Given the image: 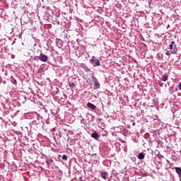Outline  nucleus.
<instances>
[{
	"label": "nucleus",
	"mask_w": 181,
	"mask_h": 181,
	"mask_svg": "<svg viewBox=\"0 0 181 181\" xmlns=\"http://www.w3.org/2000/svg\"><path fill=\"white\" fill-rule=\"evenodd\" d=\"M177 45L175 41L171 42L170 45H169V49H170L171 53L173 54H176L177 53Z\"/></svg>",
	"instance_id": "obj_1"
},
{
	"label": "nucleus",
	"mask_w": 181,
	"mask_h": 181,
	"mask_svg": "<svg viewBox=\"0 0 181 181\" xmlns=\"http://www.w3.org/2000/svg\"><path fill=\"white\" fill-rule=\"evenodd\" d=\"M45 163L47 165V166L49 167L50 165H52V163H53V158H52V157H49L47 156H45Z\"/></svg>",
	"instance_id": "obj_5"
},
{
	"label": "nucleus",
	"mask_w": 181,
	"mask_h": 181,
	"mask_svg": "<svg viewBox=\"0 0 181 181\" xmlns=\"http://www.w3.org/2000/svg\"><path fill=\"white\" fill-rule=\"evenodd\" d=\"M62 159H63V160H67V156L63 155Z\"/></svg>",
	"instance_id": "obj_17"
},
{
	"label": "nucleus",
	"mask_w": 181,
	"mask_h": 181,
	"mask_svg": "<svg viewBox=\"0 0 181 181\" xmlns=\"http://www.w3.org/2000/svg\"><path fill=\"white\" fill-rule=\"evenodd\" d=\"M70 37V35H65L64 36V39H67L68 40H67V42L69 43V42H70L69 40V38Z\"/></svg>",
	"instance_id": "obj_18"
},
{
	"label": "nucleus",
	"mask_w": 181,
	"mask_h": 181,
	"mask_svg": "<svg viewBox=\"0 0 181 181\" xmlns=\"http://www.w3.org/2000/svg\"><path fill=\"white\" fill-rule=\"evenodd\" d=\"M132 160H136V158L135 157L132 158Z\"/></svg>",
	"instance_id": "obj_23"
},
{
	"label": "nucleus",
	"mask_w": 181,
	"mask_h": 181,
	"mask_svg": "<svg viewBox=\"0 0 181 181\" xmlns=\"http://www.w3.org/2000/svg\"><path fill=\"white\" fill-rule=\"evenodd\" d=\"M12 125H14V127L16 126V122H13L12 123Z\"/></svg>",
	"instance_id": "obj_21"
},
{
	"label": "nucleus",
	"mask_w": 181,
	"mask_h": 181,
	"mask_svg": "<svg viewBox=\"0 0 181 181\" xmlns=\"http://www.w3.org/2000/svg\"><path fill=\"white\" fill-rule=\"evenodd\" d=\"M165 54L166 56H169V51H166Z\"/></svg>",
	"instance_id": "obj_20"
},
{
	"label": "nucleus",
	"mask_w": 181,
	"mask_h": 181,
	"mask_svg": "<svg viewBox=\"0 0 181 181\" xmlns=\"http://www.w3.org/2000/svg\"><path fill=\"white\" fill-rule=\"evenodd\" d=\"M137 158L139 159V160H144L145 159V153L141 152L137 156Z\"/></svg>",
	"instance_id": "obj_9"
},
{
	"label": "nucleus",
	"mask_w": 181,
	"mask_h": 181,
	"mask_svg": "<svg viewBox=\"0 0 181 181\" xmlns=\"http://www.w3.org/2000/svg\"><path fill=\"white\" fill-rule=\"evenodd\" d=\"M175 170L178 174V177L181 175V168L175 167Z\"/></svg>",
	"instance_id": "obj_13"
},
{
	"label": "nucleus",
	"mask_w": 181,
	"mask_h": 181,
	"mask_svg": "<svg viewBox=\"0 0 181 181\" xmlns=\"http://www.w3.org/2000/svg\"><path fill=\"white\" fill-rule=\"evenodd\" d=\"M92 81L94 83L95 88H100V83L98 82V79H97L95 76H92Z\"/></svg>",
	"instance_id": "obj_3"
},
{
	"label": "nucleus",
	"mask_w": 181,
	"mask_h": 181,
	"mask_svg": "<svg viewBox=\"0 0 181 181\" xmlns=\"http://www.w3.org/2000/svg\"><path fill=\"white\" fill-rule=\"evenodd\" d=\"M169 91L170 94H173V93H175V88H173V86L169 88Z\"/></svg>",
	"instance_id": "obj_15"
},
{
	"label": "nucleus",
	"mask_w": 181,
	"mask_h": 181,
	"mask_svg": "<svg viewBox=\"0 0 181 181\" xmlns=\"http://www.w3.org/2000/svg\"><path fill=\"white\" fill-rule=\"evenodd\" d=\"M87 107L88 108H90V110H95L97 108V106H95V105H94L91 103H87Z\"/></svg>",
	"instance_id": "obj_11"
},
{
	"label": "nucleus",
	"mask_w": 181,
	"mask_h": 181,
	"mask_svg": "<svg viewBox=\"0 0 181 181\" xmlns=\"http://www.w3.org/2000/svg\"><path fill=\"white\" fill-rule=\"evenodd\" d=\"M158 86L159 87H163V83L159 82Z\"/></svg>",
	"instance_id": "obj_19"
},
{
	"label": "nucleus",
	"mask_w": 181,
	"mask_h": 181,
	"mask_svg": "<svg viewBox=\"0 0 181 181\" xmlns=\"http://www.w3.org/2000/svg\"><path fill=\"white\" fill-rule=\"evenodd\" d=\"M56 45L59 49H62L63 47V41H62L60 39H57Z\"/></svg>",
	"instance_id": "obj_7"
},
{
	"label": "nucleus",
	"mask_w": 181,
	"mask_h": 181,
	"mask_svg": "<svg viewBox=\"0 0 181 181\" xmlns=\"http://www.w3.org/2000/svg\"><path fill=\"white\" fill-rule=\"evenodd\" d=\"M100 177H102V179H104V180H107V179L108 178V173L107 172H103L100 174Z\"/></svg>",
	"instance_id": "obj_10"
},
{
	"label": "nucleus",
	"mask_w": 181,
	"mask_h": 181,
	"mask_svg": "<svg viewBox=\"0 0 181 181\" xmlns=\"http://www.w3.org/2000/svg\"><path fill=\"white\" fill-rule=\"evenodd\" d=\"M165 87H168V85H165Z\"/></svg>",
	"instance_id": "obj_27"
},
{
	"label": "nucleus",
	"mask_w": 181,
	"mask_h": 181,
	"mask_svg": "<svg viewBox=\"0 0 181 181\" xmlns=\"http://www.w3.org/2000/svg\"><path fill=\"white\" fill-rule=\"evenodd\" d=\"M11 82L12 83V84H17L16 79H15L13 76L11 77Z\"/></svg>",
	"instance_id": "obj_14"
},
{
	"label": "nucleus",
	"mask_w": 181,
	"mask_h": 181,
	"mask_svg": "<svg viewBox=\"0 0 181 181\" xmlns=\"http://www.w3.org/2000/svg\"><path fill=\"white\" fill-rule=\"evenodd\" d=\"M11 59H15V55L11 54Z\"/></svg>",
	"instance_id": "obj_24"
},
{
	"label": "nucleus",
	"mask_w": 181,
	"mask_h": 181,
	"mask_svg": "<svg viewBox=\"0 0 181 181\" xmlns=\"http://www.w3.org/2000/svg\"><path fill=\"white\" fill-rule=\"evenodd\" d=\"M38 73H42V69H39Z\"/></svg>",
	"instance_id": "obj_25"
},
{
	"label": "nucleus",
	"mask_w": 181,
	"mask_h": 181,
	"mask_svg": "<svg viewBox=\"0 0 181 181\" xmlns=\"http://www.w3.org/2000/svg\"><path fill=\"white\" fill-rule=\"evenodd\" d=\"M180 180L181 181V175L179 177Z\"/></svg>",
	"instance_id": "obj_26"
},
{
	"label": "nucleus",
	"mask_w": 181,
	"mask_h": 181,
	"mask_svg": "<svg viewBox=\"0 0 181 181\" xmlns=\"http://www.w3.org/2000/svg\"><path fill=\"white\" fill-rule=\"evenodd\" d=\"M118 132H120V134H122V135H124V136H127L128 134V129L125 128H120Z\"/></svg>",
	"instance_id": "obj_8"
},
{
	"label": "nucleus",
	"mask_w": 181,
	"mask_h": 181,
	"mask_svg": "<svg viewBox=\"0 0 181 181\" xmlns=\"http://www.w3.org/2000/svg\"><path fill=\"white\" fill-rule=\"evenodd\" d=\"M38 59H39V60H40V62H45L47 60L48 57H47L46 54L41 53L40 54V56L38 57Z\"/></svg>",
	"instance_id": "obj_4"
},
{
	"label": "nucleus",
	"mask_w": 181,
	"mask_h": 181,
	"mask_svg": "<svg viewBox=\"0 0 181 181\" xmlns=\"http://www.w3.org/2000/svg\"><path fill=\"white\" fill-rule=\"evenodd\" d=\"M133 125H135V123H133Z\"/></svg>",
	"instance_id": "obj_28"
},
{
	"label": "nucleus",
	"mask_w": 181,
	"mask_h": 181,
	"mask_svg": "<svg viewBox=\"0 0 181 181\" xmlns=\"http://www.w3.org/2000/svg\"><path fill=\"white\" fill-rule=\"evenodd\" d=\"M90 63L93 66V67H98V66H100V60L96 59L95 57H92V59L90 60Z\"/></svg>",
	"instance_id": "obj_2"
},
{
	"label": "nucleus",
	"mask_w": 181,
	"mask_h": 181,
	"mask_svg": "<svg viewBox=\"0 0 181 181\" xmlns=\"http://www.w3.org/2000/svg\"><path fill=\"white\" fill-rule=\"evenodd\" d=\"M168 78L169 74L168 73H165L163 75L161 76L160 80H162V81H168Z\"/></svg>",
	"instance_id": "obj_6"
},
{
	"label": "nucleus",
	"mask_w": 181,
	"mask_h": 181,
	"mask_svg": "<svg viewBox=\"0 0 181 181\" xmlns=\"http://www.w3.org/2000/svg\"><path fill=\"white\" fill-rule=\"evenodd\" d=\"M69 87L70 88H76V83H69Z\"/></svg>",
	"instance_id": "obj_16"
},
{
	"label": "nucleus",
	"mask_w": 181,
	"mask_h": 181,
	"mask_svg": "<svg viewBox=\"0 0 181 181\" xmlns=\"http://www.w3.org/2000/svg\"><path fill=\"white\" fill-rule=\"evenodd\" d=\"M91 137L93 138V139H95L97 141L100 138V135L97 132H93L91 134Z\"/></svg>",
	"instance_id": "obj_12"
},
{
	"label": "nucleus",
	"mask_w": 181,
	"mask_h": 181,
	"mask_svg": "<svg viewBox=\"0 0 181 181\" xmlns=\"http://www.w3.org/2000/svg\"><path fill=\"white\" fill-rule=\"evenodd\" d=\"M158 158H159V159H160V158H163V156L159 155V156H158Z\"/></svg>",
	"instance_id": "obj_22"
}]
</instances>
